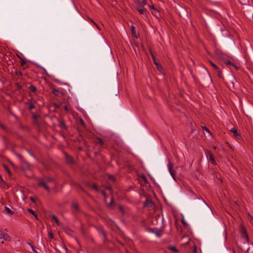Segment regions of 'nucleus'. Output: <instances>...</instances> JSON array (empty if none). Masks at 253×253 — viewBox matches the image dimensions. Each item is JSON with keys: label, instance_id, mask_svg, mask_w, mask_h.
<instances>
[{"label": "nucleus", "instance_id": "12", "mask_svg": "<svg viewBox=\"0 0 253 253\" xmlns=\"http://www.w3.org/2000/svg\"><path fill=\"white\" fill-rule=\"evenodd\" d=\"M65 158H66V161H67V162L69 164L73 163V159L71 156H70L66 153L65 154Z\"/></svg>", "mask_w": 253, "mask_h": 253}, {"label": "nucleus", "instance_id": "21", "mask_svg": "<svg viewBox=\"0 0 253 253\" xmlns=\"http://www.w3.org/2000/svg\"><path fill=\"white\" fill-rule=\"evenodd\" d=\"M27 211L31 214H32L33 215H34V216L37 218L38 219V215L36 213L35 211H33V210L31 209H28L27 210Z\"/></svg>", "mask_w": 253, "mask_h": 253}, {"label": "nucleus", "instance_id": "42", "mask_svg": "<svg viewBox=\"0 0 253 253\" xmlns=\"http://www.w3.org/2000/svg\"><path fill=\"white\" fill-rule=\"evenodd\" d=\"M5 169L9 174H10V171L7 168H5Z\"/></svg>", "mask_w": 253, "mask_h": 253}, {"label": "nucleus", "instance_id": "28", "mask_svg": "<svg viewBox=\"0 0 253 253\" xmlns=\"http://www.w3.org/2000/svg\"><path fill=\"white\" fill-rule=\"evenodd\" d=\"M79 121H80V123L81 125L82 126H83V127H85V123L84 122L83 120L82 119L80 118Z\"/></svg>", "mask_w": 253, "mask_h": 253}, {"label": "nucleus", "instance_id": "5", "mask_svg": "<svg viewBox=\"0 0 253 253\" xmlns=\"http://www.w3.org/2000/svg\"><path fill=\"white\" fill-rule=\"evenodd\" d=\"M172 167H173L172 163L170 161H169L168 163V168L169 169V171L170 172V175H171L172 178L174 179H175V172L172 170Z\"/></svg>", "mask_w": 253, "mask_h": 253}, {"label": "nucleus", "instance_id": "47", "mask_svg": "<svg viewBox=\"0 0 253 253\" xmlns=\"http://www.w3.org/2000/svg\"><path fill=\"white\" fill-rule=\"evenodd\" d=\"M27 244L31 247L33 245V244L31 243H27Z\"/></svg>", "mask_w": 253, "mask_h": 253}, {"label": "nucleus", "instance_id": "8", "mask_svg": "<svg viewBox=\"0 0 253 253\" xmlns=\"http://www.w3.org/2000/svg\"><path fill=\"white\" fill-rule=\"evenodd\" d=\"M130 31L133 37L135 39H137L138 36L135 32V27L133 25L130 26Z\"/></svg>", "mask_w": 253, "mask_h": 253}, {"label": "nucleus", "instance_id": "54", "mask_svg": "<svg viewBox=\"0 0 253 253\" xmlns=\"http://www.w3.org/2000/svg\"><path fill=\"white\" fill-rule=\"evenodd\" d=\"M17 156L19 157H21V155L20 154H17Z\"/></svg>", "mask_w": 253, "mask_h": 253}, {"label": "nucleus", "instance_id": "52", "mask_svg": "<svg viewBox=\"0 0 253 253\" xmlns=\"http://www.w3.org/2000/svg\"><path fill=\"white\" fill-rule=\"evenodd\" d=\"M31 248L32 250H33L35 249L34 246H32Z\"/></svg>", "mask_w": 253, "mask_h": 253}, {"label": "nucleus", "instance_id": "16", "mask_svg": "<svg viewBox=\"0 0 253 253\" xmlns=\"http://www.w3.org/2000/svg\"><path fill=\"white\" fill-rule=\"evenodd\" d=\"M168 249L174 253H178L179 252L178 250L174 246H169L168 247Z\"/></svg>", "mask_w": 253, "mask_h": 253}, {"label": "nucleus", "instance_id": "13", "mask_svg": "<svg viewBox=\"0 0 253 253\" xmlns=\"http://www.w3.org/2000/svg\"><path fill=\"white\" fill-rule=\"evenodd\" d=\"M73 209L76 211H79V207L77 203L73 202L72 204Z\"/></svg>", "mask_w": 253, "mask_h": 253}, {"label": "nucleus", "instance_id": "55", "mask_svg": "<svg viewBox=\"0 0 253 253\" xmlns=\"http://www.w3.org/2000/svg\"><path fill=\"white\" fill-rule=\"evenodd\" d=\"M54 81L56 82H58V80H54Z\"/></svg>", "mask_w": 253, "mask_h": 253}, {"label": "nucleus", "instance_id": "18", "mask_svg": "<svg viewBox=\"0 0 253 253\" xmlns=\"http://www.w3.org/2000/svg\"><path fill=\"white\" fill-rule=\"evenodd\" d=\"M52 218L58 226L61 225V223L59 221L56 216H55V215H53L52 216Z\"/></svg>", "mask_w": 253, "mask_h": 253}, {"label": "nucleus", "instance_id": "48", "mask_svg": "<svg viewBox=\"0 0 253 253\" xmlns=\"http://www.w3.org/2000/svg\"><path fill=\"white\" fill-rule=\"evenodd\" d=\"M231 84H232L233 87L235 88V84L234 83L233 81L231 82Z\"/></svg>", "mask_w": 253, "mask_h": 253}, {"label": "nucleus", "instance_id": "10", "mask_svg": "<svg viewBox=\"0 0 253 253\" xmlns=\"http://www.w3.org/2000/svg\"><path fill=\"white\" fill-rule=\"evenodd\" d=\"M153 60L154 61V64L157 66V69L159 71L162 70L163 69L162 66L161 65H160L158 62H157L155 57H153Z\"/></svg>", "mask_w": 253, "mask_h": 253}, {"label": "nucleus", "instance_id": "35", "mask_svg": "<svg viewBox=\"0 0 253 253\" xmlns=\"http://www.w3.org/2000/svg\"><path fill=\"white\" fill-rule=\"evenodd\" d=\"M0 127L3 130H6V127L5 126L2 124H0Z\"/></svg>", "mask_w": 253, "mask_h": 253}, {"label": "nucleus", "instance_id": "41", "mask_svg": "<svg viewBox=\"0 0 253 253\" xmlns=\"http://www.w3.org/2000/svg\"><path fill=\"white\" fill-rule=\"evenodd\" d=\"M101 193L102 194V195H103L104 197H105V196H106V193H105V192L104 191H101Z\"/></svg>", "mask_w": 253, "mask_h": 253}, {"label": "nucleus", "instance_id": "1", "mask_svg": "<svg viewBox=\"0 0 253 253\" xmlns=\"http://www.w3.org/2000/svg\"><path fill=\"white\" fill-rule=\"evenodd\" d=\"M240 232L241 234L242 238L245 239L247 243H250V239L246 229L242 225L240 226Z\"/></svg>", "mask_w": 253, "mask_h": 253}, {"label": "nucleus", "instance_id": "27", "mask_svg": "<svg viewBox=\"0 0 253 253\" xmlns=\"http://www.w3.org/2000/svg\"><path fill=\"white\" fill-rule=\"evenodd\" d=\"M5 211L7 213L12 214L13 212L8 208L5 207Z\"/></svg>", "mask_w": 253, "mask_h": 253}, {"label": "nucleus", "instance_id": "46", "mask_svg": "<svg viewBox=\"0 0 253 253\" xmlns=\"http://www.w3.org/2000/svg\"><path fill=\"white\" fill-rule=\"evenodd\" d=\"M106 188H107V189H108L109 190L112 189V188L110 186L107 187Z\"/></svg>", "mask_w": 253, "mask_h": 253}, {"label": "nucleus", "instance_id": "34", "mask_svg": "<svg viewBox=\"0 0 253 253\" xmlns=\"http://www.w3.org/2000/svg\"><path fill=\"white\" fill-rule=\"evenodd\" d=\"M46 181L47 182H50L52 181V178L51 177H47L46 178Z\"/></svg>", "mask_w": 253, "mask_h": 253}, {"label": "nucleus", "instance_id": "25", "mask_svg": "<svg viewBox=\"0 0 253 253\" xmlns=\"http://www.w3.org/2000/svg\"><path fill=\"white\" fill-rule=\"evenodd\" d=\"M52 93L56 96H58L59 95V91L55 88H53L52 91Z\"/></svg>", "mask_w": 253, "mask_h": 253}, {"label": "nucleus", "instance_id": "56", "mask_svg": "<svg viewBox=\"0 0 253 253\" xmlns=\"http://www.w3.org/2000/svg\"><path fill=\"white\" fill-rule=\"evenodd\" d=\"M143 178H144V179H146V177H145V176L144 175H143Z\"/></svg>", "mask_w": 253, "mask_h": 253}, {"label": "nucleus", "instance_id": "24", "mask_svg": "<svg viewBox=\"0 0 253 253\" xmlns=\"http://www.w3.org/2000/svg\"><path fill=\"white\" fill-rule=\"evenodd\" d=\"M209 63L215 70H218V69L219 68L216 65H215L214 63H213L211 60L209 61Z\"/></svg>", "mask_w": 253, "mask_h": 253}, {"label": "nucleus", "instance_id": "20", "mask_svg": "<svg viewBox=\"0 0 253 253\" xmlns=\"http://www.w3.org/2000/svg\"><path fill=\"white\" fill-rule=\"evenodd\" d=\"M59 126L62 129H66V126L64 121H60L59 122Z\"/></svg>", "mask_w": 253, "mask_h": 253}, {"label": "nucleus", "instance_id": "30", "mask_svg": "<svg viewBox=\"0 0 253 253\" xmlns=\"http://www.w3.org/2000/svg\"><path fill=\"white\" fill-rule=\"evenodd\" d=\"M48 237L49 238L52 239L54 238V235L52 232H49Z\"/></svg>", "mask_w": 253, "mask_h": 253}, {"label": "nucleus", "instance_id": "26", "mask_svg": "<svg viewBox=\"0 0 253 253\" xmlns=\"http://www.w3.org/2000/svg\"><path fill=\"white\" fill-rule=\"evenodd\" d=\"M225 64L227 65L234 66L235 67H236V66L234 65V64L231 61H230L229 60H227V61H225Z\"/></svg>", "mask_w": 253, "mask_h": 253}, {"label": "nucleus", "instance_id": "17", "mask_svg": "<svg viewBox=\"0 0 253 253\" xmlns=\"http://www.w3.org/2000/svg\"><path fill=\"white\" fill-rule=\"evenodd\" d=\"M216 71L217 72L218 77L220 79H223L224 77H223V73H222V72L221 71V70L219 68V69H218V70H216Z\"/></svg>", "mask_w": 253, "mask_h": 253}, {"label": "nucleus", "instance_id": "29", "mask_svg": "<svg viewBox=\"0 0 253 253\" xmlns=\"http://www.w3.org/2000/svg\"><path fill=\"white\" fill-rule=\"evenodd\" d=\"M202 129L204 130L207 131V132H208L209 133H211L210 129L207 127H206V126H202Z\"/></svg>", "mask_w": 253, "mask_h": 253}, {"label": "nucleus", "instance_id": "7", "mask_svg": "<svg viewBox=\"0 0 253 253\" xmlns=\"http://www.w3.org/2000/svg\"><path fill=\"white\" fill-rule=\"evenodd\" d=\"M149 9L151 11L152 14L153 16H156L157 13H159L158 9L155 7L153 3L151 2V5L150 6Z\"/></svg>", "mask_w": 253, "mask_h": 253}, {"label": "nucleus", "instance_id": "53", "mask_svg": "<svg viewBox=\"0 0 253 253\" xmlns=\"http://www.w3.org/2000/svg\"><path fill=\"white\" fill-rule=\"evenodd\" d=\"M145 7H146V12L147 11V9L149 8L148 7V6H145Z\"/></svg>", "mask_w": 253, "mask_h": 253}, {"label": "nucleus", "instance_id": "31", "mask_svg": "<svg viewBox=\"0 0 253 253\" xmlns=\"http://www.w3.org/2000/svg\"><path fill=\"white\" fill-rule=\"evenodd\" d=\"M92 187L95 189L96 191H98V188H97V185L96 184H93L92 185Z\"/></svg>", "mask_w": 253, "mask_h": 253}, {"label": "nucleus", "instance_id": "49", "mask_svg": "<svg viewBox=\"0 0 253 253\" xmlns=\"http://www.w3.org/2000/svg\"><path fill=\"white\" fill-rule=\"evenodd\" d=\"M33 252L35 253H39L36 250L34 249L33 250H32Z\"/></svg>", "mask_w": 253, "mask_h": 253}, {"label": "nucleus", "instance_id": "51", "mask_svg": "<svg viewBox=\"0 0 253 253\" xmlns=\"http://www.w3.org/2000/svg\"><path fill=\"white\" fill-rule=\"evenodd\" d=\"M92 22L95 25V26L98 28V25L95 23L93 21H92Z\"/></svg>", "mask_w": 253, "mask_h": 253}, {"label": "nucleus", "instance_id": "50", "mask_svg": "<svg viewBox=\"0 0 253 253\" xmlns=\"http://www.w3.org/2000/svg\"><path fill=\"white\" fill-rule=\"evenodd\" d=\"M16 74L17 75H22V73L21 72H18V73H17Z\"/></svg>", "mask_w": 253, "mask_h": 253}, {"label": "nucleus", "instance_id": "19", "mask_svg": "<svg viewBox=\"0 0 253 253\" xmlns=\"http://www.w3.org/2000/svg\"><path fill=\"white\" fill-rule=\"evenodd\" d=\"M2 239L6 241H9L11 240V238L7 234L4 233Z\"/></svg>", "mask_w": 253, "mask_h": 253}, {"label": "nucleus", "instance_id": "4", "mask_svg": "<svg viewBox=\"0 0 253 253\" xmlns=\"http://www.w3.org/2000/svg\"><path fill=\"white\" fill-rule=\"evenodd\" d=\"M136 9L140 14L147 16L146 7L137 5L136 6Z\"/></svg>", "mask_w": 253, "mask_h": 253}, {"label": "nucleus", "instance_id": "15", "mask_svg": "<svg viewBox=\"0 0 253 253\" xmlns=\"http://www.w3.org/2000/svg\"><path fill=\"white\" fill-rule=\"evenodd\" d=\"M29 89L31 91H32L33 93H34L35 94H36L37 92V87L34 86V85L33 84H31L30 85V86L29 87Z\"/></svg>", "mask_w": 253, "mask_h": 253}, {"label": "nucleus", "instance_id": "38", "mask_svg": "<svg viewBox=\"0 0 253 253\" xmlns=\"http://www.w3.org/2000/svg\"><path fill=\"white\" fill-rule=\"evenodd\" d=\"M150 53L152 57V58L153 59V57H155V56L153 54V51L152 50V49H150Z\"/></svg>", "mask_w": 253, "mask_h": 253}, {"label": "nucleus", "instance_id": "2", "mask_svg": "<svg viewBox=\"0 0 253 253\" xmlns=\"http://www.w3.org/2000/svg\"><path fill=\"white\" fill-rule=\"evenodd\" d=\"M206 155L209 161H210L212 165H216L217 164L213 155L210 151L208 150L206 151Z\"/></svg>", "mask_w": 253, "mask_h": 253}, {"label": "nucleus", "instance_id": "14", "mask_svg": "<svg viewBox=\"0 0 253 253\" xmlns=\"http://www.w3.org/2000/svg\"><path fill=\"white\" fill-rule=\"evenodd\" d=\"M95 142L96 144H98L101 146H102L104 144V140L99 137L96 138Z\"/></svg>", "mask_w": 253, "mask_h": 253}, {"label": "nucleus", "instance_id": "40", "mask_svg": "<svg viewBox=\"0 0 253 253\" xmlns=\"http://www.w3.org/2000/svg\"><path fill=\"white\" fill-rule=\"evenodd\" d=\"M30 199H31V200L33 202H34V203H35V202H36V201H35V200L34 198H33V197H31L30 198Z\"/></svg>", "mask_w": 253, "mask_h": 253}, {"label": "nucleus", "instance_id": "3", "mask_svg": "<svg viewBox=\"0 0 253 253\" xmlns=\"http://www.w3.org/2000/svg\"><path fill=\"white\" fill-rule=\"evenodd\" d=\"M230 131L233 133V134L235 138L240 140L242 139V137L241 134L238 132L237 129L236 127H232Z\"/></svg>", "mask_w": 253, "mask_h": 253}, {"label": "nucleus", "instance_id": "9", "mask_svg": "<svg viewBox=\"0 0 253 253\" xmlns=\"http://www.w3.org/2000/svg\"><path fill=\"white\" fill-rule=\"evenodd\" d=\"M139 5L142 6L143 7H145V6H148V7L149 8L150 6L151 5L147 2L146 0H141V1H139Z\"/></svg>", "mask_w": 253, "mask_h": 253}, {"label": "nucleus", "instance_id": "23", "mask_svg": "<svg viewBox=\"0 0 253 253\" xmlns=\"http://www.w3.org/2000/svg\"><path fill=\"white\" fill-rule=\"evenodd\" d=\"M152 203L150 200H147L144 203V206L151 207L152 206Z\"/></svg>", "mask_w": 253, "mask_h": 253}, {"label": "nucleus", "instance_id": "39", "mask_svg": "<svg viewBox=\"0 0 253 253\" xmlns=\"http://www.w3.org/2000/svg\"><path fill=\"white\" fill-rule=\"evenodd\" d=\"M182 223L183 225H187V223L186 222V221L184 220V219H182Z\"/></svg>", "mask_w": 253, "mask_h": 253}, {"label": "nucleus", "instance_id": "37", "mask_svg": "<svg viewBox=\"0 0 253 253\" xmlns=\"http://www.w3.org/2000/svg\"><path fill=\"white\" fill-rule=\"evenodd\" d=\"M114 203V199L113 198H112L111 201L109 203V206H112Z\"/></svg>", "mask_w": 253, "mask_h": 253}, {"label": "nucleus", "instance_id": "45", "mask_svg": "<svg viewBox=\"0 0 253 253\" xmlns=\"http://www.w3.org/2000/svg\"><path fill=\"white\" fill-rule=\"evenodd\" d=\"M215 52H216V54L217 55H219V54H220V51H219V50H216V51H215Z\"/></svg>", "mask_w": 253, "mask_h": 253}, {"label": "nucleus", "instance_id": "36", "mask_svg": "<svg viewBox=\"0 0 253 253\" xmlns=\"http://www.w3.org/2000/svg\"><path fill=\"white\" fill-rule=\"evenodd\" d=\"M4 233L2 231L0 230V239H2Z\"/></svg>", "mask_w": 253, "mask_h": 253}, {"label": "nucleus", "instance_id": "11", "mask_svg": "<svg viewBox=\"0 0 253 253\" xmlns=\"http://www.w3.org/2000/svg\"><path fill=\"white\" fill-rule=\"evenodd\" d=\"M100 234L103 236L104 243L106 244L108 242V240L107 238L105 231L102 230L101 231H100Z\"/></svg>", "mask_w": 253, "mask_h": 253}, {"label": "nucleus", "instance_id": "6", "mask_svg": "<svg viewBox=\"0 0 253 253\" xmlns=\"http://www.w3.org/2000/svg\"><path fill=\"white\" fill-rule=\"evenodd\" d=\"M38 185L43 187L48 192L50 191L49 187L46 184L43 179H40L39 180Z\"/></svg>", "mask_w": 253, "mask_h": 253}, {"label": "nucleus", "instance_id": "43", "mask_svg": "<svg viewBox=\"0 0 253 253\" xmlns=\"http://www.w3.org/2000/svg\"><path fill=\"white\" fill-rule=\"evenodd\" d=\"M189 241H188V242H187L186 243H184V244H182V246H184L187 245L189 244Z\"/></svg>", "mask_w": 253, "mask_h": 253}, {"label": "nucleus", "instance_id": "22", "mask_svg": "<svg viewBox=\"0 0 253 253\" xmlns=\"http://www.w3.org/2000/svg\"><path fill=\"white\" fill-rule=\"evenodd\" d=\"M29 103L28 104V109L29 110H32L33 109L35 108V105L33 104V103L31 102V100H29Z\"/></svg>", "mask_w": 253, "mask_h": 253}, {"label": "nucleus", "instance_id": "33", "mask_svg": "<svg viewBox=\"0 0 253 253\" xmlns=\"http://www.w3.org/2000/svg\"><path fill=\"white\" fill-rule=\"evenodd\" d=\"M20 64L22 66H23L24 65H25L26 64V62L24 59L21 58Z\"/></svg>", "mask_w": 253, "mask_h": 253}, {"label": "nucleus", "instance_id": "32", "mask_svg": "<svg viewBox=\"0 0 253 253\" xmlns=\"http://www.w3.org/2000/svg\"><path fill=\"white\" fill-rule=\"evenodd\" d=\"M40 117V116L36 114H34L33 115V118L34 119V120H36L38 118H39Z\"/></svg>", "mask_w": 253, "mask_h": 253}, {"label": "nucleus", "instance_id": "44", "mask_svg": "<svg viewBox=\"0 0 253 253\" xmlns=\"http://www.w3.org/2000/svg\"><path fill=\"white\" fill-rule=\"evenodd\" d=\"M64 109L66 111H68V107L67 106H65L64 107Z\"/></svg>", "mask_w": 253, "mask_h": 253}]
</instances>
